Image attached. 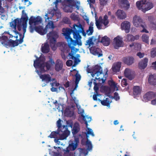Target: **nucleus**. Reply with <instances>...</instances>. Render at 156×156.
Masks as SVG:
<instances>
[{"label":"nucleus","mask_w":156,"mask_h":156,"mask_svg":"<svg viewBox=\"0 0 156 156\" xmlns=\"http://www.w3.org/2000/svg\"><path fill=\"white\" fill-rule=\"evenodd\" d=\"M62 31L68 42L69 47L72 49L74 47H71V45L73 46H75L76 45H82V43L81 41L82 37L80 34V33H81L84 37L86 35L83 27L80 23L78 25L74 24L73 26V29L69 28H63Z\"/></svg>","instance_id":"1"},{"label":"nucleus","mask_w":156,"mask_h":156,"mask_svg":"<svg viewBox=\"0 0 156 156\" xmlns=\"http://www.w3.org/2000/svg\"><path fill=\"white\" fill-rule=\"evenodd\" d=\"M36 58V60L34 61V66L36 68L39 69L41 73H44L45 72L44 67L45 66L47 70H49L51 66L55 64V62L51 58H50L48 61H47L44 64L45 59L43 57L40 56Z\"/></svg>","instance_id":"2"},{"label":"nucleus","mask_w":156,"mask_h":156,"mask_svg":"<svg viewBox=\"0 0 156 156\" xmlns=\"http://www.w3.org/2000/svg\"><path fill=\"white\" fill-rule=\"evenodd\" d=\"M0 41L1 44L7 47V46L14 47L17 46L19 44V40L13 41L11 39L9 40L8 37L6 36H3L0 37Z\"/></svg>","instance_id":"3"},{"label":"nucleus","mask_w":156,"mask_h":156,"mask_svg":"<svg viewBox=\"0 0 156 156\" xmlns=\"http://www.w3.org/2000/svg\"><path fill=\"white\" fill-rule=\"evenodd\" d=\"M133 23L136 27H141L143 30L141 31V32L148 33L149 32L146 29L147 25L144 22H143L140 16H135L133 19Z\"/></svg>","instance_id":"4"},{"label":"nucleus","mask_w":156,"mask_h":156,"mask_svg":"<svg viewBox=\"0 0 156 156\" xmlns=\"http://www.w3.org/2000/svg\"><path fill=\"white\" fill-rule=\"evenodd\" d=\"M79 140L78 139H75L74 142H72L69 144L68 147L66 149L63 150L64 152V156H73V154L70 151H74L77 148L78 145Z\"/></svg>","instance_id":"5"},{"label":"nucleus","mask_w":156,"mask_h":156,"mask_svg":"<svg viewBox=\"0 0 156 156\" xmlns=\"http://www.w3.org/2000/svg\"><path fill=\"white\" fill-rule=\"evenodd\" d=\"M42 21L41 18L39 16L36 17L31 16L29 19V23L30 25L29 28L30 31L32 33L35 30V26L39 24Z\"/></svg>","instance_id":"6"},{"label":"nucleus","mask_w":156,"mask_h":156,"mask_svg":"<svg viewBox=\"0 0 156 156\" xmlns=\"http://www.w3.org/2000/svg\"><path fill=\"white\" fill-rule=\"evenodd\" d=\"M108 17L107 15H105L103 18L101 16H100L98 20L96 19V25L98 29H101L102 28L103 24L106 27H108L107 25L109 23V21L108 19Z\"/></svg>","instance_id":"7"},{"label":"nucleus","mask_w":156,"mask_h":156,"mask_svg":"<svg viewBox=\"0 0 156 156\" xmlns=\"http://www.w3.org/2000/svg\"><path fill=\"white\" fill-rule=\"evenodd\" d=\"M102 73V69L100 66L95 65L92 68V76L94 77L95 75L98 76Z\"/></svg>","instance_id":"8"},{"label":"nucleus","mask_w":156,"mask_h":156,"mask_svg":"<svg viewBox=\"0 0 156 156\" xmlns=\"http://www.w3.org/2000/svg\"><path fill=\"white\" fill-rule=\"evenodd\" d=\"M10 25L12 27L15 29H16L17 26L18 30L20 31L21 30V27L22 26V22L20 19L17 18L11 23Z\"/></svg>","instance_id":"9"},{"label":"nucleus","mask_w":156,"mask_h":156,"mask_svg":"<svg viewBox=\"0 0 156 156\" xmlns=\"http://www.w3.org/2000/svg\"><path fill=\"white\" fill-rule=\"evenodd\" d=\"M90 52L93 55H97L98 57H100L102 55V54H101V50L98 48L96 47H91L90 48Z\"/></svg>","instance_id":"10"},{"label":"nucleus","mask_w":156,"mask_h":156,"mask_svg":"<svg viewBox=\"0 0 156 156\" xmlns=\"http://www.w3.org/2000/svg\"><path fill=\"white\" fill-rule=\"evenodd\" d=\"M47 29L48 25L45 27L44 29L41 26H39L35 27V30L41 35H44L47 33Z\"/></svg>","instance_id":"11"},{"label":"nucleus","mask_w":156,"mask_h":156,"mask_svg":"<svg viewBox=\"0 0 156 156\" xmlns=\"http://www.w3.org/2000/svg\"><path fill=\"white\" fill-rule=\"evenodd\" d=\"M114 41H115V44L114 46L115 48L118 49L120 47L123 46V42L122 39L119 37H117L114 39Z\"/></svg>","instance_id":"12"},{"label":"nucleus","mask_w":156,"mask_h":156,"mask_svg":"<svg viewBox=\"0 0 156 156\" xmlns=\"http://www.w3.org/2000/svg\"><path fill=\"white\" fill-rule=\"evenodd\" d=\"M121 27L123 30H125L126 33H128L130 27V23L127 21H124L122 23Z\"/></svg>","instance_id":"13"},{"label":"nucleus","mask_w":156,"mask_h":156,"mask_svg":"<svg viewBox=\"0 0 156 156\" xmlns=\"http://www.w3.org/2000/svg\"><path fill=\"white\" fill-rule=\"evenodd\" d=\"M58 29L56 30H52L47 34L48 38H54L57 39L58 37Z\"/></svg>","instance_id":"14"},{"label":"nucleus","mask_w":156,"mask_h":156,"mask_svg":"<svg viewBox=\"0 0 156 156\" xmlns=\"http://www.w3.org/2000/svg\"><path fill=\"white\" fill-rule=\"evenodd\" d=\"M40 77L43 82H44L46 83H48L51 81V77L49 74H41L40 75Z\"/></svg>","instance_id":"15"},{"label":"nucleus","mask_w":156,"mask_h":156,"mask_svg":"<svg viewBox=\"0 0 156 156\" xmlns=\"http://www.w3.org/2000/svg\"><path fill=\"white\" fill-rule=\"evenodd\" d=\"M124 63L128 66H130L134 63V58L132 56L124 57L123 59Z\"/></svg>","instance_id":"16"},{"label":"nucleus","mask_w":156,"mask_h":156,"mask_svg":"<svg viewBox=\"0 0 156 156\" xmlns=\"http://www.w3.org/2000/svg\"><path fill=\"white\" fill-rule=\"evenodd\" d=\"M63 62L60 59H57L55 65V71L57 72H59L62 70L63 68Z\"/></svg>","instance_id":"17"},{"label":"nucleus","mask_w":156,"mask_h":156,"mask_svg":"<svg viewBox=\"0 0 156 156\" xmlns=\"http://www.w3.org/2000/svg\"><path fill=\"white\" fill-rule=\"evenodd\" d=\"M148 61V59L147 58H145L142 59L139 63V68L141 69H144L147 66Z\"/></svg>","instance_id":"18"},{"label":"nucleus","mask_w":156,"mask_h":156,"mask_svg":"<svg viewBox=\"0 0 156 156\" xmlns=\"http://www.w3.org/2000/svg\"><path fill=\"white\" fill-rule=\"evenodd\" d=\"M96 80H98L99 81H101V80L102 81V83H103L105 82V79H104L103 78H101L100 77L98 78L97 77H95V79L94 80V89L95 92L96 94H98V91L99 90V87L98 86V83H96Z\"/></svg>","instance_id":"19"},{"label":"nucleus","mask_w":156,"mask_h":156,"mask_svg":"<svg viewBox=\"0 0 156 156\" xmlns=\"http://www.w3.org/2000/svg\"><path fill=\"white\" fill-rule=\"evenodd\" d=\"M156 97V93L151 91L148 92L146 93L144 96L145 99L147 101H150L153 98Z\"/></svg>","instance_id":"20"},{"label":"nucleus","mask_w":156,"mask_h":156,"mask_svg":"<svg viewBox=\"0 0 156 156\" xmlns=\"http://www.w3.org/2000/svg\"><path fill=\"white\" fill-rule=\"evenodd\" d=\"M121 66V63L120 62H118L114 63L112 67V69L113 72H119Z\"/></svg>","instance_id":"21"},{"label":"nucleus","mask_w":156,"mask_h":156,"mask_svg":"<svg viewBox=\"0 0 156 156\" xmlns=\"http://www.w3.org/2000/svg\"><path fill=\"white\" fill-rule=\"evenodd\" d=\"M149 83L152 85H156V75L151 74L149 76L148 79Z\"/></svg>","instance_id":"22"},{"label":"nucleus","mask_w":156,"mask_h":156,"mask_svg":"<svg viewBox=\"0 0 156 156\" xmlns=\"http://www.w3.org/2000/svg\"><path fill=\"white\" fill-rule=\"evenodd\" d=\"M147 2L146 0H139L136 3V6L139 9H141L143 10Z\"/></svg>","instance_id":"23"},{"label":"nucleus","mask_w":156,"mask_h":156,"mask_svg":"<svg viewBox=\"0 0 156 156\" xmlns=\"http://www.w3.org/2000/svg\"><path fill=\"white\" fill-rule=\"evenodd\" d=\"M110 39L106 36H105L102 38L100 42L103 44L105 46H108L110 43Z\"/></svg>","instance_id":"24"},{"label":"nucleus","mask_w":156,"mask_h":156,"mask_svg":"<svg viewBox=\"0 0 156 156\" xmlns=\"http://www.w3.org/2000/svg\"><path fill=\"white\" fill-rule=\"evenodd\" d=\"M117 16L119 18L123 19L126 17V14L123 10H118L117 12Z\"/></svg>","instance_id":"25"},{"label":"nucleus","mask_w":156,"mask_h":156,"mask_svg":"<svg viewBox=\"0 0 156 156\" xmlns=\"http://www.w3.org/2000/svg\"><path fill=\"white\" fill-rule=\"evenodd\" d=\"M125 76L130 80H132L133 78V76L131 74V70L128 68H126L124 72Z\"/></svg>","instance_id":"26"},{"label":"nucleus","mask_w":156,"mask_h":156,"mask_svg":"<svg viewBox=\"0 0 156 156\" xmlns=\"http://www.w3.org/2000/svg\"><path fill=\"white\" fill-rule=\"evenodd\" d=\"M139 36L136 35L133 36L132 34H128L126 36V39L127 41H133L135 40H137L139 38Z\"/></svg>","instance_id":"27"},{"label":"nucleus","mask_w":156,"mask_h":156,"mask_svg":"<svg viewBox=\"0 0 156 156\" xmlns=\"http://www.w3.org/2000/svg\"><path fill=\"white\" fill-rule=\"evenodd\" d=\"M22 14L21 17L20 19L22 21V23H24L25 24L27 23V22L28 20V17L27 14L25 12L24 10L22 11Z\"/></svg>","instance_id":"28"},{"label":"nucleus","mask_w":156,"mask_h":156,"mask_svg":"<svg viewBox=\"0 0 156 156\" xmlns=\"http://www.w3.org/2000/svg\"><path fill=\"white\" fill-rule=\"evenodd\" d=\"M48 39L50 40L49 43L51 48L53 50H55L56 49V39H54V38H50Z\"/></svg>","instance_id":"29"},{"label":"nucleus","mask_w":156,"mask_h":156,"mask_svg":"<svg viewBox=\"0 0 156 156\" xmlns=\"http://www.w3.org/2000/svg\"><path fill=\"white\" fill-rule=\"evenodd\" d=\"M121 3L122 5L125 10H127L130 7V4L127 0H121Z\"/></svg>","instance_id":"30"},{"label":"nucleus","mask_w":156,"mask_h":156,"mask_svg":"<svg viewBox=\"0 0 156 156\" xmlns=\"http://www.w3.org/2000/svg\"><path fill=\"white\" fill-rule=\"evenodd\" d=\"M69 131L60 132V134H58L59 139L62 140L66 139L69 135Z\"/></svg>","instance_id":"31"},{"label":"nucleus","mask_w":156,"mask_h":156,"mask_svg":"<svg viewBox=\"0 0 156 156\" xmlns=\"http://www.w3.org/2000/svg\"><path fill=\"white\" fill-rule=\"evenodd\" d=\"M80 130V126L77 123H75L72 130V133L73 135L76 134Z\"/></svg>","instance_id":"32"},{"label":"nucleus","mask_w":156,"mask_h":156,"mask_svg":"<svg viewBox=\"0 0 156 156\" xmlns=\"http://www.w3.org/2000/svg\"><path fill=\"white\" fill-rule=\"evenodd\" d=\"M153 7V4L151 2H147L145 5L144 9H143V11H146L151 9Z\"/></svg>","instance_id":"33"},{"label":"nucleus","mask_w":156,"mask_h":156,"mask_svg":"<svg viewBox=\"0 0 156 156\" xmlns=\"http://www.w3.org/2000/svg\"><path fill=\"white\" fill-rule=\"evenodd\" d=\"M41 51L43 53H47L49 51V44L46 43L43 46L42 45Z\"/></svg>","instance_id":"34"},{"label":"nucleus","mask_w":156,"mask_h":156,"mask_svg":"<svg viewBox=\"0 0 156 156\" xmlns=\"http://www.w3.org/2000/svg\"><path fill=\"white\" fill-rule=\"evenodd\" d=\"M141 89L139 86H134L133 88V94L134 95H137L140 94Z\"/></svg>","instance_id":"35"},{"label":"nucleus","mask_w":156,"mask_h":156,"mask_svg":"<svg viewBox=\"0 0 156 156\" xmlns=\"http://www.w3.org/2000/svg\"><path fill=\"white\" fill-rule=\"evenodd\" d=\"M60 130H58L57 131H53L48 136L51 138H57L58 134H60Z\"/></svg>","instance_id":"36"},{"label":"nucleus","mask_w":156,"mask_h":156,"mask_svg":"<svg viewBox=\"0 0 156 156\" xmlns=\"http://www.w3.org/2000/svg\"><path fill=\"white\" fill-rule=\"evenodd\" d=\"M73 7L70 5H66L63 8V10L66 12L71 13L73 12Z\"/></svg>","instance_id":"37"},{"label":"nucleus","mask_w":156,"mask_h":156,"mask_svg":"<svg viewBox=\"0 0 156 156\" xmlns=\"http://www.w3.org/2000/svg\"><path fill=\"white\" fill-rule=\"evenodd\" d=\"M15 33L16 34H18L20 36V39L19 40V43L20 44H22L23 42V39L24 37V35H23L22 34L17 31H15Z\"/></svg>","instance_id":"38"},{"label":"nucleus","mask_w":156,"mask_h":156,"mask_svg":"<svg viewBox=\"0 0 156 156\" xmlns=\"http://www.w3.org/2000/svg\"><path fill=\"white\" fill-rule=\"evenodd\" d=\"M61 23L68 24H70L71 23L70 20L66 17H65L63 18Z\"/></svg>","instance_id":"39"},{"label":"nucleus","mask_w":156,"mask_h":156,"mask_svg":"<svg viewBox=\"0 0 156 156\" xmlns=\"http://www.w3.org/2000/svg\"><path fill=\"white\" fill-rule=\"evenodd\" d=\"M142 38V41L147 43H148L149 37L146 34H144L143 35Z\"/></svg>","instance_id":"40"},{"label":"nucleus","mask_w":156,"mask_h":156,"mask_svg":"<svg viewBox=\"0 0 156 156\" xmlns=\"http://www.w3.org/2000/svg\"><path fill=\"white\" fill-rule=\"evenodd\" d=\"M66 2L72 6H75L76 2L74 0H65Z\"/></svg>","instance_id":"41"},{"label":"nucleus","mask_w":156,"mask_h":156,"mask_svg":"<svg viewBox=\"0 0 156 156\" xmlns=\"http://www.w3.org/2000/svg\"><path fill=\"white\" fill-rule=\"evenodd\" d=\"M94 32V28L89 27L88 29L86 31V33L88 35H91Z\"/></svg>","instance_id":"42"},{"label":"nucleus","mask_w":156,"mask_h":156,"mask_svg":"<svg viewBox=\"0 0 156 156\" xmlns=\"http://www.w3.org/2000/svg\"><path fill=\"white\" fill-rule=\"evenodd\" d=\"M86 144L87 147V149L89 151L91 150L92 148V146L91 142L89 140H87Z\"/></svg>","instance_id":"43"},{"label":"nucleus","mask_w":156,"mask_h":156,"mask_svg":"<svg viewBox=\"0 0 156 156\" xmlns=\"http://www.w3.org/2000/svg\"><path fill=\"white\" fill-rule=\"evenodd\" d=\"M86 45H89V47H90L91 45L94 44V43L93 41V38L92 37L89 38L88 40L86 41Z\"/></svg>","instance_id":"44"},{"label":"nucleus","mask_w":156,"mask_h":156,"mask_svg":"<svg viewBox=\"0 0 156 156\" xmlns=\"http://www.w3.org/2000/svg\"><path fill=\"white\" fill-rule=\"evenodd\" d=\"M98 100H100L101 104L104 106H109L111 102H107L105 100L102 101L100 100L99 99Z\"/></svg>","instance_id":"45"},{"label":"nucleus","mask_w":156,"mask_h":156,"mask_svg":"<svg viewBox=\"0 0 156 156\" xmlns=\"http://www.w3.org/2000/svg\"><path fill=\"white\" fill-rule=\"evenodd\" d=\"M53 103L55 105L56 108L59 110H60V106H62V105L61 104L58 103L57 101L55 100V101L53 102Z\"/></svg>","instance_id":"46"},{"label":"nucleus","mask_w":156,"mask_h":156,"mask_svg":"<svg viewBox=\"0 0 156 156\" xmlns=\"http://www.w3.org/2000/svg\"><path fill=\"white\" fill-rule=\"evenodd\" d=\"M69 55L71 57V58L72 59H74V62L75 64L77 63V61L78 60L79 61H80L78 58H77L76 57H75L73 54L71 53H69Z\"/></svg>","instance_id":"47"},{"label":"nucleus","mask_w":156,"mask_h":156,"mask_svg":"<svg viewBox=\"0 0 156 156\" xmlns=\"http://www.w3.org/2000/svg\"><path fill=\"white\" fill-rule=\"evenodd\" d=\"M108 84L111 87H115L116 86L115 83L112 80H108Z\"/></svg>","instance_id":"48"},{"label":"nucleus","mask_w":156,"mask_h":156,"mask_svg":"<svg viewBox=\"0 0 156 156\" xmlns=\"http://www.w3.org/2000/svg\"><path fill=\"white\" fill-rule=\"evenodd\" d=\"M151 55L152 58L156 56V48L152 49L151 51Z\"/></svg>","instance_id":"49"},{"label":"nucleus","mask_w":156,"mask_h":156,"mask_svg":"<svg viewBox=\"0 0 156 156\" xmlns=\"http://www.w3.org/2000/svg\"><path fill=\"white\" fill-rule=\"evenodd\" d=\"M57 126L58 127V130L61 131V128H62V124L61 123V120L59 119L57 122Z\"/></svg>","instance_id":"50"},{"label":"nucleus","mask_w":156,"mask_h":156,"mask_svg":"<svg viewBox=\"0 0 156 156\" xmlns=\"http://www.w3.org/2000/svg\"><path fill=\"white\" fill-rule=\"evenodd\" d=\"M70 17L74 20H78V16L73 13H72Z\"/></svg>","instance_id":"51"},{"label":"nucleus","mask_w":156,"mask_h":156,"mask_svg":"<svg viewBox=\"0 0 156 156\" xmlns=\"http://www.w3.org/2000/svg\"><path fill=\"white\" fill-rule=\"evenodd\" d=\"M87 133L88 134H90L91 135L93 136H94V134L92 131L91 129L90 128H87Z\"/></svg>","instance_id":"52"},{"label":"nucleus","mask_w":156,"mask_h":156,"mask_svg":"<svg viewBox=\"0 0 156 156\" xmlns=\"http://www.w3.org/2000/svg\"><path fill=\"white\" fill-rule=\"evenodd\" d=\"M64 131H69L67 130V126L66 125L62 126V128H61V132H64Z\"/></svg>","instance_id":"53"},{"label":"nucleus","mask_w":156,"mask_h":156,"mask_svg":"<svg viewBox=\"0 0 156 156\" xmlns=\"http://www.w3.org/2000/svg\"><path fill=\"white\" fill-rule=\"evenodd\" d=\"M113 98L116 101H118L119 99L120 98L119 96V94L117 92H115L114 94Z\"/></svg>","instance_id":"54"},{"label":"nucleus","mask_w":156,"mask_h":156,"mask_svg":"<svg viewBox=\"0 0 156 156\" xmlns=\"http://www.w3.org/2000/svg\"><path fill=\"white\" fill-rule=\"evenodd\" d=\"M82 117H83V119L84 121L85 124H86V127L87 128H88V124L87 121V119H86V117L84 115H82Z\"/></svg>","instance_id":"55"},{"label":"nucleus","mask_w":156,"mask_h":156,"mask_svg":"<svg viewBox=\"0 0 156 156\" xmlns=\"http://www.w3.org/2000/svg\"><path fill=\"white\" fill-rule=\"evenodd\" d=\"M82 117H83V119L84 121L85 124H86V127L87 128H88V124L87 121V119H86V117L84 115H82Z\"/></svg>","instance_id":"56"},{"label":"nucleus","mask_w":156,"mask_h":156,"mask_svg":"<svg viewBox=\"0 0 156 156\" xmlns=\"http://www.w3.org/2000/svg\"><path fill=\"white\" fill-rule=\"evenodd\" d=\"M121 84L124 87L126 86L127 85L126 79H124L122 80L121 82Z\"/></svg>","instance_id":"57"},{"label":"nucleus","mask_w":156,"mask_h":156,"mask_svg":"<svg viewBox=\"0 0 156 156\" xmlns=\"http://www.w3.org/2000/svg\"><path fill=\"white\" fill-rule=\"evenodd\" d=\"M136 55L138 56L140 58H143L144 55V53H141L140 52H139L136 54Z\"/></svg>","instance_id":"58"},{"label":"nucleus","mask_w":156,"mask_h":156,"mask_svg":"<svg viewBox=\"0 0 156 156\" xmlns=\"http://www.w3.org/2000/svg\"><path fill=\"white\" fill-rule=\"evenodd\" d=\"M73 62L71 60H68L66 62V65L68 66H72Z\"/></svg>","instance_id":"59"},{"label":"nucleus","mask_w":156,"mask_h":156,"mask_svg":"<svg viewBox=\"0 0 156 156\" xmlns=\"http://www.w3.org/2000/svg\"><path fill=\"white\" fill-rule=\"evenodd\" d=\"M51 84L52 87L55 86L57 87H58L60 85L59 83H57L56 81H55V82L52 83H51Z\"/></svg>","instance_id":"60"},{"label":"nucleus","mask_w":156,"mask_h":156,"mask_svg":"<svg viewBox=\"0 0 156 156\" xmlns=\"http://www.w3.org/2000/svg\"><path fill=\"white\" fill-rule=\"evenodd\" d=\"M108 0H100V3L101 5H104L106 4Z\"/></svg>","instance_id":"61"},{"label":"nucleus","mask_w":156,"mask_h":156,"mask_svg":"<svg viewBox=\"0 0 156 156\" xmlns=\"http://www.w3.org/2000/svg\"><path fill=\"white\" fill-rule=\"evenodd\" d=\"M27 23L25 24L24 23H22L24 35L26 32V28L27 27Z\"/></svg>","instance_id":"62"},{"label":"nucleus","mask_w":156,"mask_h":156,"mask_svg":"<svg viewBox=\"0 0 156 156\" xmlns=\"http://www.w3.org/2000/svg\"><path fill=\"white\" fill-rule=\"evenodd\" d=\"M76 77V80H78V81H80L81 79V76L80 74H76L75 75Z\"/></svg>","instance_id":"63"},{"label":"nucleus","mask_w":156,"mask_h":156,"mask_svg":"<svg viewBox=\"0 0 156 156\" xmlns=\"http://www.w3.org/2000/svg\"><path fill=\"white\" fill-rule=\"evenodd\" d=\"M48 24L50 28H51L52 29L55 28V27L53 22H52L51 23H49Z\"/></svg>","instance_id":"64"}]
</instances>
